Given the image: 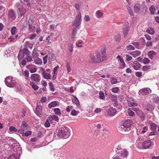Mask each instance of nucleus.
<instances>
[{"label": "nucleus", "mask_w": 159, "mask_h": 159, "mask_svg": "<svg viewBox=\"0 0 159 159\" xmlns=\"http://www.w3.org/2000/svg\"><path fill=\"white\" fill-rule=\"evenodd\" d=\"M57 136L60 138L66 139L68 137L70 134V129L65 126L59 127L56 130Z\"/></svg>", "instance_id": "obj_1"}, {"label": "nucleus", "mask_w": 159, "mask_h": 159, "mask_svg": "<svg viewBox=\"0 0 159 159\" xmlns=\"http://www.w3.org/2000/svg\"><path fill=\"white\" fill-rule=\"evenodd\" d=\"M81 21L82 16L81 13L80 11H79L72 25L75 26L77 29H79L80 27Z\"/></svg>", "instance_id": "obj_2"}, {"label": "nucleus", "mask_w": 159, "mask_h": 159, "mask_svg": "<svg viewBox=\"0 0 159 159\" xmlns=\"http://www.w3.org/2000/svg\"><path fill=\"white\" fill-rule=\"evenodd\" d=\"M133 121L130 120H126L122 125L121 128L122 130L125 131H128L130 130V127L132 125Z\"/></svg>", "instance_id": "obj_3"}, {"label": "nucleus", "mask_w": 159, "mask_h": 159, "mask_svg": "<svg viewBox=\"0 0 159 159\" xmlns=\"http://www.w3.org/2000/svg\"><path fill=\"white\" fill-rule=\"evenodd\" d=\"M24 57V58L26 59L28 61H32V58L30 55L28 53V52H20L18 56V59L20 61Z\"/></svg>", "instance_id": "obj_4"}, {"label": "nucleus", "mask_w": 159, "mask_h": 159, "mask_svg": "<svg viewBox=\"0 0 159 159\" xmlns=\"http://www.w3.org/2000/svg\"><path fill=\"white\" fill-rule=\"evenodd\" d=\"M34 18V16L32 15H30L28 21L29 30L30 32H32L34 29V26L32 25Z\"/></svg>", "instance_id": "obj_5"}, {"label": "nucleus", "mask_w": 159, "mask_h": 159, "mask_svg": "<svg viewBox=\"0 0 159 159\" xmlns=\"http://www.w3.org/2000/svg\"><path fill=\"white\" fill-rule=\"evenodd\" d=\"M27 125L25 121H23L20 126V129L18 130V133L21 134L25 130L28 129Z\"/></svg>", "instance_id": "obj_6"}, {"label": "nucleus", "mask_w": 159, "mask_h": 159, "mask_svg": "<svg viewBox=\"0 0 159 159\" xmlns=\"http://www.w3.org/2000/svg\"><path fill=\"white\" fill-rule=\"evenodd\" d=\"M118 154L121 157H123V159H126V157L129 155V152L127 150L124 149L118 152Z\"/></svg>", "instance_id": "obj_7"}, {"label": "nucleus", "mask_w": 159, "mask_h": 159, "mask_svg": "<svg viewBox=\"0 0 159 159\" xmlns=\"http://www.w3.org/2000/svg\"><path fill=\"white\" fill-rule=\"evenodd\" d=\"M151 93V90L149 88H144L139 91L140 95H145Z\"/></svg>", "instance_id": "obj_8"}, {"label": "nucleus", "mask_w": 159, "mask_h": 159, "mask_svg": "<svg viewBox=\"0 0 159 159\" xmlns=\"http://www.w3.org/2000/svg\"><path fill=\"white\" fill-rule=\"evenodd\" d=\"M39 54L38 53L34 50L33 52V57L34 59V62L35 64H39L40 63V58L39 57Z\"/></svg>", "instance_id": "obj_9"}, {"label": "nucleus", "mask_w": 159, "mask_h": 159, "mask_svg": "<svg viewBox=\"0 0 159 159\" xmlns=\"http://www.w3.org/2000/svg\"><path fill=\"white\" fill-rule=\"evenodd\" d=\"M108 114L111 116H113L116 114V109L111 107L107 111Z\"/></svg>", "instance_id": "obj_10"}, {"label": "nucleus", "mask_w": 159, "mask_h": 159, "mask_svg": "<svg viewBox=\"0 0 159 159\" xmlns=\"http://www.w3.org/2000/svg\"><path fill=\"white\" fill-rule=\"evenodd\" d=\"M152 145L151 141L150 140L145 141L143 143V146L145 149L149 148Z\"/></svg>", "instance_id": "obj_11"}, {"label": "nucleus", "mask_w": 159, "mask_h": 159, "mask_svg": "<svg viewBox=\"0 0 159 159\" xmlns=\"http://www.w3.org/2000/svg\"><path fill=\"white\" fill-rule=\"evenodd\" d=\"M8 17L12 20H14L16 18V15L15 12L11 9H9L8 14Z\"/></svg>", "instance_id": "obj_12"}, {"label": "nucleus", "mask_w": 159, "mask_h": 159, "mask_svg": "<svg viewBox=\"0 0 159 159\" xmlns=\"http://www.w3.org/2000/svg\"><path fill=\"white\" fill-rule=\"evenodd\" d=\"M42 74L43 77L45 79H50L51 78V75L49 73H48L46 72V70L43 68L41 70Z\"/></svg>", "instance_id": "obj_13"}, {"label": "nucleus", "mask_w": 159, "mask_h": 159, "mask_svg": "<svg viewBox=\"0 0 159 159\" xmlns=\"http://www.w3.org/2000/svg\"><path fill=\"white\" fill-rule=\"evenodd\" d=\"M31 79L36 82H39V75L38 74H33L31 75Z\"/></svg>", "instance_id": "obj_14"}, {"label": "nucleus", "mask_w": 159, "mask_h": 159, "mask_svg": "<svg viewBox=\"0 0 159 159\" xmlns=\"http://www.w3.org/2000/svg\"><path fill=\"white\" fill-rule=\"evenodd\" d=\"M59 105V102L58 101H54L49 103L48 107L50 108H52Z\"/></svg>", "instance_id": "obj_15"}, {"label": "nucleus", "mask_w": 159, "mask_h": 159, "mask_svg": "<svg viewBox=\"0 0 159 159\" xmlns=\"http://www.w3.org/2000/svg\"><path fill=\"white\" fill-rule=\"evenodd\" d=\"M78 29L76 28H73L72 30V34L71 36V39L72 40H74L75 37L77 34Z\"/></svg>", "instance_id": "obj_16"}, {"label": "nucleus", "mask_w": 159, "mask_h": 159, "mask_svg": "<svg viewBox=\"0 0 159 159\" xmlns=\"http://www.w3.org/2000/svg\"><path fill=\"white\" fill-rule=\"evenodd\" d=\"M129 30V26L128 25H126L125 28L123 29V32L124 35V37L125 38L126 36L127 35Z\"/></svg>", "instance_id": "obj_17"}, {"label": "nucleus", "mask_w": 159, "mask_h": 159, "mask_svg": "<svg viewBox=\"0 0 159 159\" xmlns=\"http://www.w3.org/2000/svg\"><path fill=\"white\" fill-rule=\"evenodd\" d=\"M5 84L7 86H9L12 84V83L11 78L10 77H7L5 80Z\"/></svg>", "instance_id": "obj_18"}, {"label": "nucleus", "mask_w": 159, "mask_h": 159, "mask_svg": "<svg viewBox=\"0 0 159 159\" xmlns=\"http://www.w3.org/2000/svg\"><path fill=\"white\" fill-rule=\"evenodd\" d=\"M141 52L139 51H136L131 52L130 54L133 56L134 57H136L139 56L141 54Z\"/></svg>", "instance_id": "obj_19"}, {"label": "nucleus", "mask_w": 159, "mask_h": 159, "mask_svg": "<svg viewBox=\"0 0 159 159\" xmlns=\"http://www.w3.org/2000/svg\"><path fill=\"white\" fill-rule=\"evenodd\" d=\"M140 66V64L137 61L134 62L133 64V67L135 70H139Z\"/></svg>", "instance_id": "obj_20"}, {"label": "nucleus", "mask_w": 159, "mask_h": 159, "mask_svg": "<svg viewBox=\"0 0 159 159\" xmlns=\"http://www.w3.org/2000/svg\"><path fill=\"white\" fill-rule=\"evenodd\" d=\"M96 59L98 61V62H100L103 61V59L101 58L100 53L99 52H97L96 53Z\"/></svg>", "instance_id": "obj_21"}, {"label": "nucleus", "mask_w": 159, "mask_h": 159, "mask_svg": "<svg viewBox=\"0 0 159 159\" xmlns=\"http://www.w3.org/2000/svg\"><path fill=\"white\" fill-rule=\"evenodd\" d=\"M136 114L142 120L144 119L145 117V115L144 113L141 110L139 109L138 110Z\"/></svg>", "instance_id": "obj_22"}, {"label": "nucleus", "mask_w": 159, "mask_h": 159, "mask_svg": "<svg viewBox=\"0 0 159 159\" xmlns=\"http://www.w3.org/2000/svg\"><path fill=\"white\" fill-rule=\"evenodd\" d=\"M89 57L93 62L97 63L98 61L96 59L94 55L93 54H90L89 55Z\"/></svg>", "instance_id": "obj_23"}, {"label": "nucleus", "mask_w": 159, "mask_h": 159, "mask_svg": "<svg viewBox=\"0 0 159 159\" xmlns=\"http://www.w3.org/2000/svg\"><path fill=\"white\" fill-rule=\"evenodd\" d=\"M73 103L75 104L77 106H78L80 104V102L78 99L75 96H74L72 99Z\"/></svg>", "instance_id": "obj_24"}, {"label": "nucleus", "mask_w": 159, "mask_h": 159, "mask_svg": "<svg viewBox=\"0 0 159 159\" xmlns=\"http://www.w3.org/2000/svg\"><path fill=\"white\" fill-rule=\"evenodd\" d=\"M149 10L151 15H154L156 11L155 6L154 5H152L149 8Z\"/></svg>", "instance_id": "obj_25"}, {"label": "nucleus", "mask_w": 159, "mask_h": 159, "mask_svg": "<svg viewBox=\"0 0 159 159\" xmlns=\"http://www.w3.org/2000/svg\"><path fill=\"white\" fill-rule=\"evenodd\" d=\"M103 14V13L100 10H98L96 12V16L98 18H101Z\"/></svg>", "instance_id": "obj_26"}, {"label": "nucleus", "mask_w": 159, "mask_h": 159, "mask_svg": "<svg viewBox=\"0 0 159 159\" xmlns=\"http://www.w3.org/2000/svg\"><path fill=\"white\" fill-rule=\"evenodd\" d=\"M32 134V132L30 131H27L25 132V133H24V132L21 134L23 136L27 137Z\"/></svg>", "instance_id": "obj_27"}, {"label": "nucleus", "mask_w": 159, "mask_h": 159, "mask_svg": "<svg viewBox=\"0 0 159 159\" xmlns=\"http://www.w3.org/2000/svg\"><path fill=\"white\" fill-rule=\"evenodd\" d=\"M156 52L154 51H150L148 53V57L151 59H152L154 55H156Z\"/></svg>", "instance_id": "obj_28"}, {"label": "nucleus", "mask_w": 159, "mask_h": 159, "mask_svg": "<svg viewBox=\"0 0 159 159\" xmlns=\"http://www.w3.org/2000/svg\"><path fill=\"white\" fill-rule=\"evenodd\" d=\"M150 126L151 130L152 131H156L157 127L156 125L154 123H152L150 124Z\"/></svg>", "instance_id": "obj_29"}, {"label": "nucleus", "mask_w": 159, "mask_h": 159, "mask_svg": "<svg viewBox=\"0 0 159 159\" xmlns=\"http://www.w3.org/2000/svg\"><path fill=\"white\" fill-rule=\"evenodd\" d=\"M19 13L20 15L21 16L23 15L25 13L26 10L25 9L23 8H20L19 9Z\"/></svg>", "instance_id": "obj_30"}, {"label": "nucleus", "mask_w": 159, "mask_h": 159, "mask_svg": "<svg viewBox=\"0 0 159 159\" xmlns=\"http://www.w3.org/2000/svg\"><path fill=\"white\" fill-rule=\"evenodd\" d=\"M53 111L55 113L58 115H60L61 114V112L59 108H55L54 109Z\"/></svg>", "instance_id": "obj_31"}, {"label": "nucleus", "mask_w": 159, "mask_h": 159, "mask_svg": "<svg viewBox=\"0 0 159 159\" xmlns=\"http://www.w3.org/2000/svg\"><path fill=\"white\" fill-rule=\"evenodd\" d=\"M154 109V107L153 106L148 104L147 106V110L150 111H152Z\"/></svg>", "instance_id": "obj_32"}, {"label": "nucleus", "mask_w": 159, "mask_h": 159, "mask_svg": "<svg viewBox=\"0 0 159 159\" xmlns=\"http://www.w3.org/2000/svg\"><path fill=\"white\" fill-rule=\"evenodd\" d=\"M128 114L129 116L133 117L135 116V114L134 112L132 111L131 108H128Z\"/></svg>", "instance_id": "obj_33"}, {"label": "nucleus", "mask_w": 159, "mask_h": 159, "mask_svg": "<svg viewBox=\"0 0 159 159\" xmlns=\"http://www.w3.org/2000/svg\"><path fill=\"white\" fill-rule=\"evenodd\" d=\"M122 150L123 149H121V148L120 145H118L116 146L115 147V151L117 154H118V152H119Z\"/></svg>", "instance_id": "obj_34"}, {"label": "nucleus", "mask_w": 159, "mask_h": 159, "mask_svg": "<svg viewBox=\"0 0 159 159\" xmlns=\"http://www.w3.org/2000/svg\"><path fill=\"white\" fill-rule=\"evenodd\" d=\"M140 5L139 4H136L134 6V10L135 11L138 12L140 10Z\"/></svg>", "instance_id": "obj_35"}, {"label": "nucleus", "mask_w": 159, "mask_h": 159, "mask_svg": "<svg viewBox=\"0 0 159 159\" xmlns=\"http://www.w3.org/2000/svg\"><path fill=\"white\" fill-rule=\"evenodd\" d=\"M151 69V66L150 65H146L143 66L142 70L144 71H147Z\"/></svg>", "instance_id": "obj_36"}, {"label": "nucleus", "mask_w": 159, "mask_h": 159, "mask_svg": "<svg viewBox=\"0 0 159 159\" xmlns=\"http://www.w3.org/2000/svg\"><path fill=\"white\" fill-rule=\"evenodd\" d=\"M82 3L81 2H78V3H76L75 4V7L76 8L77 10H79L80 9V7L82 5Z\"/></svg>", "instance_id": "obj_37"}, {"label": "nucleus", "mask_w": 159, "mask_h": 159, "mask_svg": "<svg viewBox=\"0 0 159 159\" xmlns=\"http://www.w3.org/2000/svg\"><path fill=\"white\" fill-rule=\"evenodd\" d=\"M36 113L38 116H40V107L38 105L36 108Z\"/></svg>", "instance_id": "obj_38"}, {"label": "nucleus", "mask_w": 159, "mask_h": 159, "mask_svg": "<svg viewBox=\"0 0 159 159\" xmlns=\"http://www.w3.org/2000/svg\"><path fill=\"white\" fill-rule=\"evenodd\" d=\"M30 85L32 86V88L33 89H34L35 90H37L39 89V86H37V85L34 84V83L33 82H30Z\"/></svg>", "instance_id": "obj_39"}, {"label": "nucleus", "mask_w": 159, "mask_h": 159, "mask_svg": "<svg viewBox=\"0 0 159 159\" xmlns=\"http://www.w3.org/2000/svg\"><path fill=\"white\" fill-rule=\"evenodd\" d=\"M51 118L52 120H55L56 121L58 122L59 121V118L58 116L55 115H54L51 116Z\"/></svg>", "instance_id": "obj_40"}, {"label": "nucleus", "mask_w": 159, "mask_h": 159, "mask_svg": "<svg viewBox=\"0 0 159 159\" xmlns=\"http://www.w3.org/2000/svg\"><path fill=\"white\" fill-rule=\"evenodd\" d=\"M128 104L129 107H135L137 106V104L136 102H131L129 101L128 102Z\"/></svg>", "instance_id": "obj_41"}, {"label": "nucleus", "mask_w": 159, "mask_h": 159, "mask_svg": "<svg viewBox=\"0 0 159 159\" xmlns=\"http://www.w3.org/2000/svg\"><path fill=\"white\" fill-rule=\"evenodd\" d=\"M17 32V29L15 27H13L11 30V33L12 34L14 35Z\"/></svg>", "instance_id": "obj_42"}, {"label": "nucleus", "mask_w": 159, "mask_h": 159, "mask_svg": "<svg viewBox=\"0 0 159 159\" xmlns=\"http://www.w3.org/2000/svg\"><path fill=\"white\" fill-rule=\"evenodd\" d=\"M25 47L27 48H29L30 49L32 48L33 45L32 44L28 42H27L25 43Z\"/></svg>", "instance_id": "obj_43"}, {"label": "nucleus", "mask_w": 159, "mask_h": 159, "mask_svg": "<svg viewBox=\"0 0 159 159\" xmlns=\"http://www.w3.org/2000/svg\"><path fill=\"white\" fill-rule=\"evenodd\" d=\"M121 38V35L120 34H117L115 37V39L117 42H119Z\"/></svg>", "instance_id": "obj_44"}, {"label": "nucleus", "mask_w": 159, "mask_h": 159, "mask_svg": "<svg viewBox=\"0 0 159 159\" xmlns=\"http://www.w3.org/2000/svg\"><path fill=\"white\" fill-rule=\"evenodd\" d=\"M109 98L113 102H116L117 100L116 97L113 95H110Z\"/></svg>", "instance_id": "obj_45"}, {"label": "nucleus", "mask_w": 159, "mask_h": 159, "mask_svg": "<svg viewBox=\"0 0 159 159\" xmlns=\"http://www.w3.org/2000/svg\"><path fill=\"white\" fill-rule=\"evenodd\" d=\"M49 89L51 91L53 92L54 91V86L53 84L52 83H50L49 84Z\"/></svg>", "instance_id": "obj_46"}, {"label": "nucleus", "mask_w": 159, "mask_h": 159, "mask_svg": "<svg viewBox=\"0 0 159 159\" xmlns=\"http://www.w3.org/2000/svg\"><path fill=\"white\" fill-rule=\"evenodd\" d=\"M153 102H159V97L157 95H155L153 99Z\"/></svg>", "instance_id": "obj_47"}, {"label": "nucleus", "mask_w": 159, "mask_h": 159, "mask_svg": "<svg viewBox=\"0 0 159 159\" xmlns=\"http://www.w3.org/2000/svg\"><path fill=\"white\" fill-rule=\"evenodd\" d=\"M147 33L151 34H152L154 33V31L153 29L151 28H148L147 30Z\"/></svg>", "instance_id": "obj_48"}, {"label": "nucleus", "mask_w": 159, "mask_h": 159, "mask_svg": "<svg viewBox=\"0 0 159 159\" xmlns=\"http://www.w3.org/2000/svg\"><path fill=\"white\" fill-rule=\"evenodd\" d=\"M83 41H78L76 42V45L78 47L81 48L82 47V46L81 45H79V44H82Z\"/></svg>", "instance_id": "obj_49"}, {"label": "nucleus", "mask_w": 159, "mask_h": 159, "mask_svg": "<svg viewBox=\"0 0 159 159\" xmlns=\"http://www.w3.org/2000/svg\"><path fill=\"white\" fill-rule=\"evenodd\" d=\"M126 48L128 50H134V47L132 45H129L127 46Z\"/></svg>", "instance_id": "obj_50"}, {"label": "nucleus", "mask_w": 159, "mask_h": 159, "mask_svg": "<svg viewBox=\"0 0 159 159\" xmlns=\"http://www.w3.org/2000/svg\"><path fill=\"white\" fill-rule=\"evenodd\" d=\"M117 83V80L114 77H112L111 79V83L112 84H114Z\"/></svg>", "instance_id": "obj_51"}, {"label": "nucleus", "mask_w": 159, "mask_h": 159, "mask_svg": "<svg viewBox=\"0 0 159 159\" xmlns=\"http://www.w3.org/2000/svg\"><path fill=\"white\" fill-rule=\"evenodd\" d=\"M106 49L105 48H103L101 49V51L102 57H103L106 54Z\"/></svg>", "instance_id": "obj_52"}, {"label": "nucleus", "mask_w": 159, "mask_h": 159, "mask_svg": "<svg viewBox=\"0 0 159 159\" xmlns=\"http://www.w3.org/2000/svg\"><path fill=\"white\" fill-rule=\"evenodd\" d=\"M9 130L11 132H16L17 131V129L13 126L10 127Z\"/></svg>", "instance_id": "obj_53"}, {"label": "nucleus", "mask_w": 159, "mask_h": 159, "mask_svg": "<svg viewBox=\"0 0 159 159\" xmlns=\"http://www.w3.org/2000/svg\"><path fill=\"white\" fill-rule=\"evenodd\" d=\"M117 58L119 61H120V63L123 62L124 60L122 56L118 55L117 57Z\"/></svg>", "instance_id": "obj_54"}, {"label": "nucleus", "mask_w": 159, "mask_h": 159, "mask_svg": "<svg viewBox=\"0 0 159 159\" xmlns=\"http://www.w3.org/2000/svg\"><path fill=\"white\" fill-rule=\"evenodd\" d=\"M118 90L119 89L117 87L113 88L111 89V91L114 93H117Z\"/></svg>", "instance_id": "obj_55"}, {"label": "nucleus", "mask_w": 159, "mask_h": 159, "mask_svg": "<svg viewBox=\"0 0 159 159\" xmlns=\"http://www.w3.org/2000/svg\"><path fill=\"white\" fill-rule=\"evenodd\" d=\"M127 10L129 13L131 15L133 16V13L130 7H127Z\"/></svg>", "instance_id": "obj_56"}, {"label": "nucleus", "mask_w": 159, "mask_h": 159, "mask_svg": "<svg viewBox=\"0 0 159 159\" xmlns=\"http://www.w3.org/2000/svg\"><path fill=\"white\" fill-rule=\"evenodd\" d=\"M44 125L46 127H48L50 126V125L48 119L46 120L45 123Z\"/></svg>", "instance_id": "obj_57"}, {"label": "nucleus", "mask_w": 159, "mask_h": 159, "mask_svg": "<svg viewBox=\"0 0 159 159\" xmlns=\"http://www.w3.org/2000/svg\"><path fill=\"white\" fill-rule=\"evenodd\" d=\"M71 114L73 116H76L77 114V111H76L75 110L73 109L71 111Z\"/></svg>", "instance_id": "obj_58"}, {"label": "nucleus", "mask_w": 159, "mask_h": 159, "mask_svg": "<svg viewBox=\"0 0 159 159\" xmlns=\"http://www.w3.org/2000/svg\"><path fill=\"white\" fill-rule=\"evenodd\" d=\"M149 62V60L147 57L144 58L143 60V63L145 64H146L148 63Z\"/></svg>", "instance_id": "obj_59"}, {"label": "nucleus", "mask_w": 159, "mask_h": 159, "mask_svg": "<svg viewBox=\"0 0 159 159\" xmlns=\"http://www.w3.org/2000/svg\"><path fill=\"white\" fill-rule=\"evenodd\" d=\"M84 20L87 21H89L90 20L89 16L87 15H86L84 16Z\"/></svg>", "instance_id": "obj_60"}, {"label": "nucleus", "mask_w": 159, "mask_h": 159, "mask_svg": "<svg viewBox=\"0 0 159 159\" xmlns=\"http://www.w3.org/2000/svg\"><path fill=\"white\" fill-rule=\"evenodd\" d=\"M99 95L100 98L101 99H102L105 98L104 93L102 92H100Z\"/></svg>", "instance_id": "obj_61"}, {"label": "nucleus", "mask_w": 159, "mask_h": 159, "mask_svg": "<svg viewBox=\"0 0 159 159\" xmlns=\"http://www.w3.org/2000/svg\"><path fill=\"white\" fill-rule=\"evenodd\" d=\"M103 125L102 124H98L96 126L98 130H99L101 128Z\"/></svg>", "instance_id": "obj_62"}, {"label": "nucleus", "mask_w": 159, "mask_h": 159, "mask_svg": "<svg viewBox=\"0 0 159 159\" xmlns=\"http://www.w3.org/2000/svg\"><path fill=\"white\" fill-rule=\"evenodd\" d=\"M142 130L141 131V133L144 134L148 130V128L146 127H144L142 128Z\"/></svg>", "instance_id": "obj_63"}, {"label": "nucleus", "mask_w": 159, "mask_h": 159, "mask_svg": "<svg viewBox=\"0 0 159 159\" xmlns=\"http://www.w3.org/2000/svg\"><path fill=\"white\" fill-rule=\"evenodd\" d=\"M8 159H18L17 157H16V156L13 155H11L8 158Z\"/></svg>", "instance_id": "obj_64"}]
</instances>
